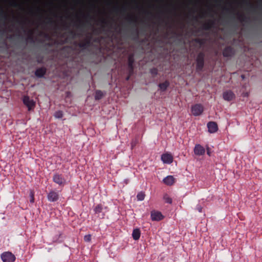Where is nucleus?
<instances>
[{"label":"nucleus","mask_w":262,"mask_h":262,"mask_svg":"<svg viewBox=\"0 0 262 262\" xmlns=\"http://www.w3.org/2000/svg\"><path fill=\"white\" fill-rule=\"evenodd\" d=\"M204 111V107L200 104H195L191 106V112L194 116H200Z\"/></svg>","instance_id":"f257e3e1"},{"label":"nucleus","mask_w":262,"mask_h":262,"mask_svg":"<svg viewBox=\"0 0 262 262\" xmlns=\"http://www.w3.org/2000/svg\"><path fill=\"white\" fill-rule=\"evenodd\" d=\"M1 258L3 262H14L15 256L10 252H6L1 254Z\"/></svg>","instance_id":"f03ea898"},{"label":"nucleus","mask_w":262,"mask_h":262,"mask_svg":"<svg viewBox=\"0 0 262 262\" xmlns=\"http://www.w3.org/2000/svg\"><path fill=\"white\" fill-rule=\"evenodd\" d=\"M161 159L162 162L165 164H170L173 161L172 156L168 153L162 155Z\"/></svg>","instance_id":"7ed1b4c3"},{"label":"nucleus","mask_w":262,"mask_h":262,"mask_svg":"<svg viewBox=\"0 0 262 262\" xmlns=\"http://www.w3.org/2000/svg\"><path fill=\"white\" fill-rule=\"evenodd\" d=\"M23 102L24 104L28 107V110H31L35 105V102L27 97H24L23 99Z\"/></svg>","instance_id":"20e7f679"},{"label":"nucleus","mask_w":262,"mask_h":262,"mask_svg":"<svg viewBox=\"0 0 262 262\" xmlns=\"http://www.w3.org/2000/svg\"><path fill=\"white\" fill-rule=\"evenodd\" d=\"M151 219L152 221H159L163 219V216L160 212L153 211L151 212Z\"/></svg>","instance_id":"39448f33"},{"label":"nucleus","mask_w":262,"mask_h":262,"mask_svg":"<svg viewBox=\"0 0 262 262\" xmlns=\"http://www.w3.org/2000/svg\"><path fill=\"white\" fill-rule=\"evenodd\" d=\"M207 127L208 132L211 134L216 132L218 130L217 125L214 122H209L208 123Z\"/></svg>","instance_id":"423d86ee"},{"label":"nucleus","mask_w":262,"mask_h":262,"mask_svg":"<svg viewBox=\"0 0 262 262\" xmlns=\"http://www.w3.org/2000/svg\"><path fill=\"white\" fill-rule=\"evenodd\" d=\"M47 198L50 202H55L58 199V194L54 191H51L47 195Z\"/></svg>","instance_id":"0eeeda50"},{"label":"nucleus","mask_w":262,"mask_h":262,"mask_svg":"<svg viewBox=\"0 0 262 262\" xmlns=\"http://www.w3.org/2000/svg\"><path fill=\"white\" fill-rule=\"evenodd\" d=\"M205 148L200 144H196L194 148V152L196 155L201 156L205 154Z\"/></svg>","instance_id":"6e6552de"},{"label":"nucleus","mask_w":262,"mask_h":262,"mask_svg":"<svg viewBox=\"0 0 262 262\" xmlns=\"http://www.w3.org/2000/svg\"><path fill=\"white\" fill-rule=\"evenodd\" d=\"M223 96L224 100L228 101L232 100L235 97V95L233 93L230 91L224 92Z\"/></svg>","instance_id":"1a4fd4ad"},{"label":"nucleus","mask_w":262,"mask_h":262,"mask_svg":"<svg viewBox=\"0 0 262 262\" xmlns=\"http://www.w3.org/2000/svg\"><path fill=\"white\" fill-rule=\"evenodd\" d=\"M53 181L59 185H62L65 183V180L62 177L58 174H56L53 177Z\"/></svg>","instance_id":"9d476101"},{"label":"nucleus","mask_w":262,"mask_h":262,"mask_svg":"<svg viewBox=\"0 0 262 262\" xmlns=\"http://www.w3.org/2000/svg\"><path fill=\"white\" fill-rule=\"evenodd\" d=\"M174 178L172 176H168L163 179V182L167 185H172L174 183Z\"/></svg>","instance_id":"9b49d317"},{"label":"nucleus","mask_w":262,"mask_h":262,"mask_svg":"<svg viewBox=\"0 0 262 262\" xmlns=\"http://www.w3.org/2000/svg\"><path fill=\"white\" fill-rule=\"evenodd\" d=\"M133 237L135 240H138L140 237V231L139 229H136L133 230L132 233Z\"/></svg>","instance_id":"f8f14e48"},{"label":"nucleus","mask_w":262,"mask_h":262,"mask_svg":"<svg viewBox=\"0 0 262 262\" xmlns=\"http://www.w3.org/2000/svg\"><path fill=\"white\" fill-rule=\"evenodd\" d=\"M46 71L44 69L41 68L38 69L36 70L35 72V75L39 77H41L44 75L45 74Z\"/></svg>","instance_id":"ddd939ff"},{"label":"nucleus","mask_w":262,"mask_h":262,"mask_svg":"<svg viewBox=\"0 0 262 262\" xmlns=\"http://www.w3.org/2000/svg\"><path fill=\"white\" fill-rule=\"evenodd\" d=\"M168 85L169 83L167 81H165L162 83L160 84L159 86L161 91H164L167 89Z\"/></svg>","instance_id":"4468645a"},{"label":"nucleus","mask_w":262,"mask_h":262,"mask_svg":"<svg viewBox=\"0 0 262 262\" xmlns=\"http://www.w3.org/2000/svg\"><path fill=\"white\" fill-rule=\"evenodd\" d=\"M145 194L142 192H140L137 195L138 201H142L144 199Z\"/></svg>","instance_id":"2eb2a0df"},{"label":"nucleus","mask_w":262,"mask_h":262,"mask_svg":"<svg viewBox=\"0 0 262 262\" xmlns=\"http://www.w3.org/2000/svg\"><path fill=\"white\" fill-rule=\"evenodd\" d=\"M103 93L100 91H97L96 92L95 94V99H100L103 96Z\"/></svg>","instance_id":"dca6fc26"},{"label":"nucleus","mask_w":262,"mask_h":262,"mask_svg":"<svg viewBox=\"0 0 262 262\" xmlns=\"http://www.w3.org/2000/svg\"><path fill=\"white\" fill-rule=\"evenodd\" d=\"M163 199L167 203L171 204L172 203V199L167 194L164 195Z\"/></svg>","instance_id":"f3484780"},{"label":"nucleus","mask_w":262,"mask_h":262,"mask_svg":"<svg viewBox=\"0 0 262 262\" xmlns=\"http://www.w3.org/2000/svg\"><path fill=\"white\" fill-rule=\"evenodd\" d=\"M62 116H63L62 112L60 111H57L54 114V117L56 118H58V119L61 118L62 117Z\"/></svg>","instance_id":"a211bd4d"},{"label":"nucleus","mask_w":262,"mask_h":262,"mask_svg":"<svg viewBox=\"0 0 262 262\" xmlns=\"http://www.w3.org/2000/svg\"><path fill=\"white\" fill-rule=\"evenodd\" d=\"M102 210V206L101 205H97L95 207L94 211H95V213H99L101 212Z\"/></svg>","instance_id":"6ab92c4d"},{"label":"nucleus","mask_w":262,"mask_h":262,"mask_svg":"<svg viewBox=\"0 0 262 262\" xmlns=\"http://www.w3.org/2000/svg\"><path fill=\"white\" fill-rule=\"evenodd\" d=\"M84 240L86 242H90L91 240V235L90 234L85 235L84 236Z\"/></svg>","instance_id":"aec40b11"},{"label":"nucleus","mask_w":262,"mask_h":262,"mask_svg":"<svg viewBox=\"0 0 262 262\" xmlns=\"http://www.w3.org/2000/svg\"><path fill=\"white\" fill-rule=\"evenodd\" d=\"M197 64L198 67L200 68H202L203 65V61L202 59H198L197 60Z\"/></svg>","instance_id":"412c9836"},{"label":"nucleus","mask_w":262,"mask_h":262,"mask_svg":"<svg viewBox=\"0 0 262 262\" xmlns=\"http://www.w3.org/2000/svg\"><path fill=\"white\" fill-rule=\"evenodd\" d=\"M30 202L31 203H34V193H33V192L31 191L30 192Z\"/></svg>","instance_id":"4be33fe9"},{"label":"nucleus","mask_w":262,"mask_h":262,"mask_svg":"<svg viewBox=\"0 0 262 262\" xmlns=\"http://www.w3.org/2000/svg\"><path fill=\"white\" fill-rule=\"evenodd\" d=\"M197 209L198 210V211L199 212H201L202 209V207L201 206H199L197 207Z\"/></svg>","instance_id":"5701e85b"},{"label":"nucleus","mask_w":262,"mask_h":262,"mask_svg":"<svg viewBox=\"0 0 262 262\" xmlns=\"http://www.w3.org/2000/svg\"><path fill=\"white\" fill-rule=\"evenodd\" d=\"M224 56H227V55H226V54L225 51L224 52Z\"/></svg>","instance_id":"b1692460"}]
</instances>
